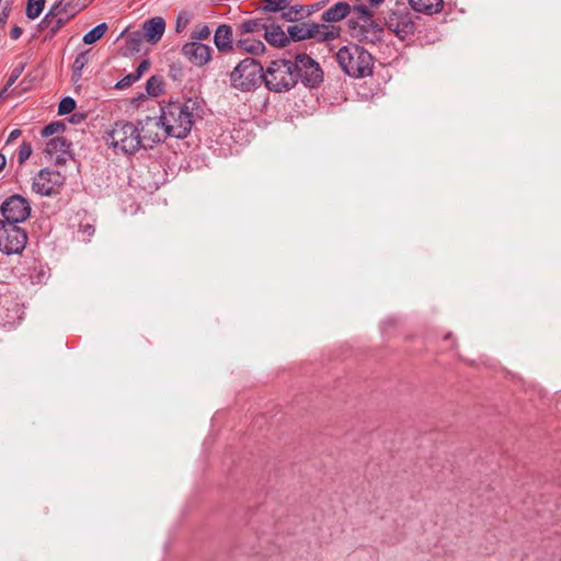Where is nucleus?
Listing matches in <instances>:
<instances>
[{"label": "nucleus", "mask_w": 561, "mask_h": 561, "mask_svg": "<svg viewBox=\"0 0 561 561\" xmlns=\"http://www.w3.org/2000/svg\"><path fill=\"white\" fill-rule=\"evenodd\" d=\"M138 80H139V78L136 77L135 72H131V73L125 76L124 78H122L116 83L115 88L122 90V89L130 87L133 83H135Z\"/></svg>", "instance_id": "4c0bfd02"}, {"label": "nucleus", "mask_w": 561, "mask_h": 561, "mask_svg": "<svg viewBox=\"0 0 561 561\" xmlns=\"http://www.w3.org/2000/svg\"><path fill=\"white\" fill-rule=\"evenodd\" d=\"M46 0H27L26 16L30 20L37 19L45 8Z\"/></svg>", "instance_id": "cd10ccee"}, {"label": "nucleus", "mask_w": 561, "mask_h": 561, "mask_svg": "<svg viewBox=\"0 0 561 561\" xmlns=\"http://www.w3.org/2000/svg\"><path fill=\"white\" fill-rule=\"evenodd\" d=\"M335 60L348 77L360 79L373 75L375 58L357 44L342 46L335 55Z\"/></svg>", "instance_id": "f03ea898"}, {"label": "nucleus", "mask_w": 561, "mask_h": 561, "mask_svg": "<svg viewBox=\"0 0 561 561\" xmlns=\"http://www.w3.org/2000/svg\"><path fill=\"white\" fill-rule=\"evenodd\" d=\"M385 22L387 27L401 41L413 36L416 28L414 15L403 4L390 10L385 16Z\"/></svg>", "instance_id": "0eeeda50"}, {"label": "nucleus", "mask_w": 561, "mask_h": 561, "mask_svg": "<svg viewBox=\"0 0 561 561\" xmlns=\"http://www.w3.org/2000/svg\"><path fill=\"white\" fill-rule=\"evenodd\" d=\"M22 33H23V30H22L20 26L14 25V26L11 28V31H10V37H11L12 39H18V38H20V36L22 35Z\"/></svg>", "instance_id": "c03bdc74"}, {"label": "nucleus", "mask_w": 561, "mask_h": 561, "mask_svg": "<svg viewBox=\"0 0 561 561\" xmlns=\"http://www.w3.org/2000/svg\"><path fill=\"white\" fill-rule=\"evenodd\" d=\"M4 287V284L0 282V297L3 295L2 288Z\"/></svg>", "instance_id": "603ef678"}, {"label": "nucleus", "mask_w": 561, "mask_h": 561, "mask_svg": "<svg viewBox=\"0 0 561 561\" xmlns=\"http://www.w3.org/2000/svg\"><path fill=\"white\" fill-rule=\"evenodd\" d=\"M65 178L59 171L43 169L34 178L32 188L42 196H51L64 184Z\"/></svg>", "instance_id": "f8f14e48"}, {"label": "nucleus", "mask_w": 561, "mask_h": 561, "mask_svg": "<svg viewBox=\"0 0 561 561\" xmlns=\"http://www.w3.org/2000/svg\"><path fill=\"white\" fill-rule=\"evenodd\" d=\"M451 336H453V334L449 332V333H447V334L444 336V339H445V340H450V339H451Z\"/></svg>", "instance_id": "3c124183"}, {"label": "nucleus", "mask_w": 561, "mask_h": 561, "mask_svg": "<svg viewBox=\"0 0 561 561\" xmlns=\"http://www.w3.org/2000/svg\"><path fill=\"white\" fill-rule=\"evenodd\" d=\"M348 26L353 31L352 36L359 42L375 45L382 41L383 27L374 19L364 23L356 22L352 19L348 21Z\"/></svg>", "instance_id": "ddd939ff"}, {"label": "nucleus", "mask_w": 561, "mask_h": 561, "mask_svg": "<svg viewBox=\"0 0 561 561\" xmlns=\"http://www.w3.org/2000/svg\"><path fill=\"white\" fill-rule=\"evenodd\" d=\"M89 54L90 50H84L76 56L72 64V80L78 81L81 78L82 69L85 67L90 58Z\"/></svg>", "instance_id": "b1692460"}, {"label": "nucleus", "mask_w": 561, "mask_h": 561, "mask_svg": "<svg viewBox=\"0 0 561 561\" xmlns=\"http://www.w3.org/2000/svg\"><path fill=\"white\" fill-rule=\"evenodd\" d=\"M66 129V124L61 121H56L47 124L41 131L43 137H49Z\"/></svg>", "instance_id": "7c9ffc66"}, {"label": "nucleus", "mask_w": 561, "mask_h": 561, "mask_svg": "<svg viewBox=\"0 0 561 561\" xmlns=\"http://www.w3.org/2000/svg\"><path fill=\"white\" fill-rule=\"evenodd\" d=\"M295 72L297 81L300 79L307 88H318L323 81V71L320 65L309 55L301 53L295 56Z\"/></svg>", "instance_id": "1a4fd4ad"}, {"label": "nucleus", "mask_w": 561, "mask_h": 561, "mask_svg": "<svg viewBox=\"0 0 561 561\" xmlns=\"http://www.w3.org/2000/svg\"><path fill=\"white\" fill-rule=\"evenodd\" d=\"M293 0H263L262 10L264 12H282L291 3Z\"/></svg>", "instance_id": "bb28decb"}, {"label": "nucleus", "mask_w": 561, "mask_h": 561, "mask_svg": "<svg viewBox=\"0 0 561 561\" xmlns=\"http://www.w3.org/2000/svg\"><path fill=\"white\" fill-rule=\"evenodd\" d=\"M137 131L140 140V149H152L157 144L162 141L165 136L160 117H149L138 121Z\"/></svg>", "instance_id": "9d476101"}, {"label": "nucleus", "mask_w": 561, "mask_h": 561, "mask_svg": "<svg viewBox=\"0 0 561 561\" xmlns=\"http://www.w3.org/2000/svg\"><path fill=\"white\" fill-rule=\"evenodd\" d=\"M213 48L199 42H188L182 46V54L197 67L205 66L211 59Z\"/></svg>", "instance_id": "4468645a"}, {"label": "nucleus", "mask_w": 561, "mask_h": 561, "mask_svg": "<svg viewBox=\"0 0 561 561\" xmlns=\"http://www.w3.org/2000/svg\"><path fill=\"white\" fill-rule=\"evenodd\" d=\"M325 3L327 1H319L312 4L304 5V19L311 16L313 13L324 8Z\"/></svg>", "instance_id": "58836bf2"}, {"label": "nucleus", "mask_w": 561, "mask_h": 561, "mask_svg": "<svg viewBox=\"0 0 561 561\" xmlns=\"http://www.w3.org/2000/svg\"><path fill=\"white\" fill-rule=\"evenodd\" d=\"M210 36V28L206 24H198L191 34L193 42L207 39Z\"/></svg>", "instance_id": "2f4dec72"}, {"label": "nucleus", "mask_w": 561, "mask_h": 561, "mask_svg": "<svg viewBox=\"0 0 561 561\" xmlns=\"http://www.w3.org/2000/svg\"><path fill=\"white\" fill-rule=\"evenodd\" d=\"M234 51L261 55L265 51V45L260 39L239 38L234 42Z\"/></svg>", "instance_id": "aec40b11"}, {"label": "nucleus", "mask_w": 561, "mask_h": 561, "mask_svg": "<svg viewBox=\"0 0 561 561\" xmlns=\"http://www.w3.org/2000/svg\"><path fill=\"white\" fill-rule=\"evenodd\" d=\"M353 12L359 23H364L373 19V12L364 4L355 5L353 8Z\"/></svg>", "instance_id": "473e14b6"}, {"label": "nucleus", "mask_w": 561, "mask_h": 561, "mask_svg": "<svg viewBox=\"0 0 561 561\" xmlns=\"http://www.w3.org/2000/svg\"><path fill=\"white\" fill-rule=\"evenodd\" d=\"M263 82V67L252 57L241 60L230 72V84L241 92H251Z\"/></svg>", "instance_id": "20e7f679"}, {"label": "nucleus", "mask_w": 561, "mask_h": 561, "mask_svg": "<svg viewBox=\"0 0 561 561\" xmlns=\"http://www.w3.org/2000/svg\"><path fill=\"white\" fill-rule=\"evenodd\" d=\"M71 141H69L66 137H55L51 138L46 144V152L50 156L53 154H68L71 150Z\"/></svg>", "instance_id": "5701e85b"}, {"label": "nucleus", "mask_w": 561, "mask_h": 561, "mask_svg": "<svg viewBox=\"0 0 561 561\" xmlns=\"http://www.w3.org/2000/svg\"><path fill=\"white\" fill-rule=\"evenodd\" d=\"M7 164V158L4 154L0 153V172L4 169Z\"/></svg>", "instance_id": "49530a36"}, {"label": "nucleus", "mask_w": 561, "mask_h": 561, "mask_svg": "<svg viewBox=\"0 0 561 561\" xmlns=\"http://www.w3.org/2000/svg\"><path fill=\"white\" fill-rule=\"evenodd\" d=\"M22 131L20 129H13L10 134H9V137L7 139V145L16 140L20 136H21Z\"/></svg>", "instance_id": "a18cd8bd"}, {"label": "nucleus", "mask_w": 561, "mask_h": 561, "mask_svg": "<svg viewBox=\"0 0 561 561\" xmlns=\"http://www.w3.org/2000/svg\"><path fill=\"white\" fill-rule=\"evenodd\" d=\"M24 68H25V65L21 64L12 69V71L7 80V83L4 85V91H8L9 88L15 83V81L19 79V77L24 71Z\"/></svg>", "instance_id": "c9c22d12"}, {"label": "nucleus", "mask_w": 561, "mask_h": 561, "mask_svg": "<svg viewBox=\"0 0 561 561\" xmlns=\"http://www.w3.org/2000/svg\"><path fill=\"white\" fill-rule=\"evenodd\" d=\"M165 31V21L161 16H154L146 20L142 23V38L149 44L156 45L159 43Z\"/></svg>", "instance_id": "2eb2a0df"}, {"label": "nucleus", "mask_w": 561, "mask_h": 561, "mask_svg": "<svg viewBox=\"0 0 561 561\" xmlns=\"http://www.w3.org/2000/svg\"><path fill=\"white\" fill-rule=\"evenodd\" d=\"M382 2H383V0H369V3H370L371 5H374V7L379 5V4H380V3H382Z\"/></svg>", "instance_id": "de8ad7c7"}, {"label": "nucleus", "mask_w": 561, "mask_h": 561, "mask_svg": "<svg viewBox=\"0 0 561 561\" xmlns=\"http://www.w3.org/2000/svg\"><path fill=\"white\" fill-rule=\"evenodd\" d=\"M94 231H95L94 227L90 224H85V225L81 224L79 227V232L83 233L88 238H90L94 233Z\"/></svg>", "instance_id": "79ce46f5"}, {"label": "nucleus", "mask_w": 561, "mask_h": 561, "mask_svg": "<svg viewBox=\"0 0 561 561\" xmlns=\"http://www.w3.org/2000/svg\"><path fill=\"white\" fill-rule=\"evenodd\" d=\"M32 154V146H31V142L28 141H23L19 148V151H18V162L19 164H24L26 162V160L31 157Z\"/></svg>", "instance_id": "f704fd0d"}, {"label": "nucleus", "mask_w": 561, "mask_h": 561, "mask_svg": "<svg viewBox=\"0 0 561 561\" xmlns=\"http://www.w3.org/2000/svg\"><path fill=\"white\" fill-rule=\"evenodd\" d=\"M411 8L428 15L435 14L443 9V0H409Z\"/></svg>", "instance_id": "412c9836"}, {"label": "nucleus", "mask_w": 561, "mask_h": 561, "mask_svg": "<svg viewBox=\"0 0 561 561\" xmlns=\"http://www.w3.org/2000/svg\"><path fill=\"white\" fill-rule=\"evenodd\" d=\"M297 66L288 59L272 60L266 70H263V82L267 90L283 93L291 90L297 84Z\"/></svg>", "instance_id": "7ed1b4c3"}, {"label": "nucleus", "mask_w": 561, "mask_h": 561, "mask_svg": "<svg viewBox=\"0 0 561 561\" xmlns=\"http://www.w3.org/2000/svg\"><path fill=\"white\" fill-rule=\"evenodd\" d=\"M10 14V9L3 8L0 12V28L3 27V25L7 23V20Z\"/></svg>", "instance_id": "37998d69"}, {"label": "nucleus", "mask_w": 561, "mask_h": 561, "mask_svg": "<svg viewBox=\"0 0 561 561\" xmlns=\"http://www.w3.org/2000/svg\"><path fill=\"white\" fill-rule=\"evenodd\" d=\"M150 67V61L148 59H144L137 67V69L134 71L136 77H138L139 79L141 78V76L149 69Z\"/></svg>", "instance_id": "a19ab883"}, {"label": "nucleus", "mask_w": 561, "mask_h": 561, "mask_svg": "<svg viewBox=\"0 0 561 561\" xmlns=\"http://www.w3.org/2000/svg\"><path fill=\"white\" fill-rule=\"evenodd\" d=\"M190 23V16L186 12H181L175 21V32L181 33Z\"/></svg>", "instance_id": "ea45409f"}, {"label": "nucleus", "mask_w": 561, "mask_h": 561, "mask_svg": "<svg viewBox=\"0 0 561 561\" xmlns=\"http://www.w3.org/2000/svg\"><path fill=\"white\" fill-rule=\"evenodd\" d=\"M147 93L151 96H158L163 92V81L160 77L152 76L146 83Z\"/></svg>", "instance_id": "c85d7f7f"}, {"label": "nucleus", "mask_w": 561, "mask_h": 561, "mask_svg": "<svg viewBox=\"0 0 561 561\" xmlns=\"http://www.w3.org/2000/svg\"><path fill=\"white\" fill-rule=\"evenodd\" d=\"M76 106H77L76 101L72 98L65 96L59 102L58 114L59 115L70 114L76 108Z\"/></svg>", "instance_id": "72a5a7b5"}, {"label": "nucleus", "mask_w": 561, "mask_h": 561, "mask_svg": "<svg viewBox=\"0 0 561 561\" xmlns=\"http://www.w3.org/2000/svg\"><path fill=\"white\" fill-rule=\"evenodd\" d=\"M7 93V91H4V88L0 91V100L3 99L4 94Z\"/></svg>", "instance_id": "8fccbe9b"}, {"label": "nucleus", "mask_w": 561, "mask_h": 561, "mask_svg": "<svg viewBox=\"0 0 561 561\" xmlns=\"http://www.w3.org/2000/svg\"><path fill=\"white\" fill-rule=\"evenodd\" d=\"M264 38L270 45L275 47H285L290 42L288 34L284 32L280 25L274 23L273 18H271V22L266 25Z\"/></svg>", "instance_id": "f3484780"}, {"label": "nucleus", "mask_w": 561, "mask_h": 561, "mask_svg": "<svg viewBox=\"0 0 561 561\" xmlns=\"http://www.w3.org/2000/svg\"><path fill=\"white\" fill-rule=\"evenodd\" d=\"M107 140L116 151L124 154H134L140 149L137 126L131 122H116L108 133Z\"/></svg>", "instance_id": "39448f33"}, {"label": "nucleus", "mask_w": 561, "mask_h": 561, "mask_svg": "<svg viewBox=\"0 0 561 561\" xmlns=\"http://www.w3.org/2000/svg\"><path fill=\"white\" fill-rule=\"evenodd\" d=\"M142 35L141 32L136 31L126 36L124 45L122 46V55L130 56L136 53H139L142 46Z\"/></svg>", "instance_id": "4be33fe9"}, {"label": "nucleus", "mask_w": 561, "mask_h": 561, "mask_svg": "<svg viewBox=\"0 0 561 561\" xmlns=\"http://www.w3.org/2000/svg\"><path fill=\"white\" fill-rule=\"evenodd\" d=\"M304 5H288L282 13V19L286 22H297L304 19Z\"/></svg>", "instance_id": "393cba45"}, {"label": "nucleus", "mask_w": 561, "mask_h": 561, "mask_svg": "<svg viewBox=\"0 0 561 561\" xmlns=\"http://www.w3.org/2000/svg\"><path fill=\"white\" fill-rule=\"evenodd\" d=\"M70 20L61 14L54 15L50 32L46 34V38L51 39Z\"/></svg>", "instance_id": "c756f323"}, {"label": "nucleus", "mask_w": 561, "mask_h": 561, "mask_svg": "<svg viewBox=\"0 0 561 561\" xmlns=\"http://www.w3.org/2000/svg\"><path fill=\"white\" fill-rule=\"evenodd\" d=\"M351 11L352 8L347 2L339 1L322 13L321 20L328 23L340 22L345 19Z\"/></svg>", "instance_id": "a211bd4d"}, {"label": "nucleus", "mask_w": 561, "mask_h": 561, "mask_svg": "<svg viewBox=\"0 0 561 561\" xmlns=\"http://www.w3.org/2000/svg\"><path fill=\"white\" fill-rule=\"evenodd\" d=\"M203 107L198 99L170 101L161 106L159 116L165 136L184 139L190 134L196 118H201Z\"/></svg>", "instance_id": "f257e3e1"}, {"label": "nucleus", "mask_w": 561, "mask_h": 561, "mask_svg": "<svg viewBox=\"0 0 561 561\" xmlns=\"http://www.w3.org/2000/svg\"><path fill=\"white\" fill-rule=\"evenodd\" d=\"M289 41L299 42L314 38L319 42L333 41L340 35V27L319 24L316 22H301L287 27Z\"/></svg>", "instance_id": "423d86ee"}, {"label": "nucleus", "mask_w": 561, "mask_h": 561, "mask_svg": "<svg viewBox=\"0 0 561 561\" xmlns=\"http://www.w3.org/2000/svg\"><path fill=\"white\" fill-rule=\"evenodd\" d=\"M268 22H271V16L244 20L237 25V33L240 36L245 34L260 33L262 31H265Z\"/></svg>", "instance_id": "6ab92c4d"}, {"label": "nucleus", "mask_w": 561, "mask_h": 561, "mask_svg": "<svg viewBox=\"0 0 561 561\" xmlns=\"http://www.w3.org/2000/svg\"><path fill=\"white\" fill-rule=\"evenodd\" d=\"M0 213L3 217L2 221L18 225L25 221L31 215L30 202L20 194H14L0 206Z\"/></svg>", "instance_id": "9b49d317"}, {"label": "nucleus", "mask_w": 561, "mask_h": 561, "mask_svg": "<svg viewBox=\"0 0 561 561\" xmlns=\"http://www.w3.org/2000/svg\"><path fill=\"white\" fill-rule=\"evenodd\" d=\"M70 122L71 123H77L78 122V115L77 114L72 115V117L70 118Z\"/></svg>", "instance_id": "09e8293b"}, {"label": "nucleus", "mask_w": 561, "mask_h": 561, "mask_svg": "<svg viewBox=\"0 0 561 561\" xmlns=\"http://www.w3.org/2000/svg\"><path fill=\"white\" fill-rule=\"evenodd\" d=\"M214 43L220 53L234 51L232 27L228 24H220L215 32Z\"/></svg>", "instance_id": "dca6fc26"}, {"label": "nucleus", "mask_w": 561, "mask_h": 561, "mask_svg": "<svg viewBox=\"0 0 561 561\" xmlns=\"http://www.w3.org/2000/svg\"><path fill=\"white\" fill-rule=\"evenodd\" d=\"M27 239V232L23 228L0 220V252L5 255L21 254Z\"/></svg>", "instance_id": "6e6552de"}, {"label": "nucleus", "mask_w": 561, "mask_h": 561, "mask_svg": "<svg viewBox=\"0 0 561 561\" xmlns=\"http://www.w3.org/2000/svg\"><path fill=\"white\" fill-rule=\"evenodd\" d=\"M108 30L106 23H100L96 26H94L92 30H90L87 34L83 36L84 44L91 45L98 42L102 36L106 33Z\"/></svg>", "instance_id": "a878e982"}, {"label": "nucleus", "mask_w": 561, "mask_h": 561, "mask_svg": "<svg viewBox=\"0 0 561 561\" xmlns=\"http://www.w3.org/2000/svg\"><path fill=\"white\" fill-rule=\"evenodd\" d=\"M54 15H57V13L53 10V7H50L48 12L45 14V16L38 23V28L41 31L48 30V32H50V26L53 23Z\"/></svg>", "instance_id": "e433bc0d"}]
</instances>
